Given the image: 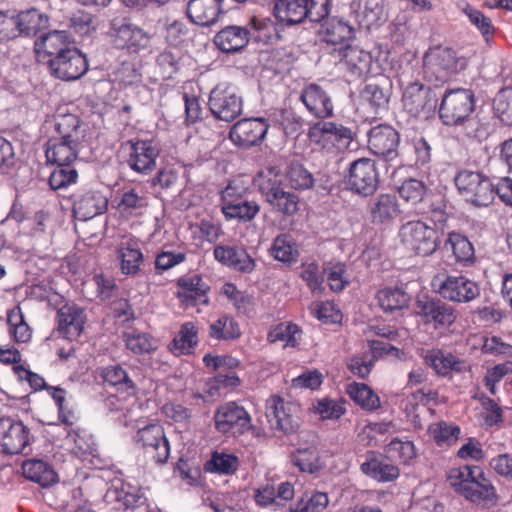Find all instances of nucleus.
<instances>
[{
  "instance_id": "obj_53",
  "label": "nucleus",
  "mask_w": 512,
  "mask_h": 512,
  "mask_svg": "<svg viewBox=\"0 0 512 512\" xmlns=\"http://www.w3.org/2000/svg\"><path fill=\"white\" fill-rule=\"evenodd\" d=\"M127 349L134 354L151 353L158 347L157 340L147 333L131 331L124 334Z\"/></svg>"
},
{
  "instance_id": "obj_21",
  "label": "nucleus",
  "mask_w": 512,
  "mask_h": 512,
  "mask_svg": "<svg viewBox=\"0 0 512 512\" xmlns=\"http://www.w3.org/2000/svg\"><path fill=\"white\" fill-rule=\"evenodd\" d=\"M130 153L127 164L134 172L150 174L156 168V159L160 154L159 145L153 140L128 141Z\"/></svg>"
},
{
  "instance_id": "obj_41",
  "label": "nucleus",
  "mask_w": 512,
  "mask_h": 512,
  "mask_svg": "<svg viewBox=\"0 0 512 512\" xmlns=\"http://www.w3.org/2000/svg\"><path fill=\"white\" fill-rule=\"evenodd\" d=\"M342 59L351 73L357 76L368 74L371 70V54L358 47L345 46Z\"/></svg>"
},
{
  "instance_id": "obj_52",
  "label": "nucleus",
  "mask_w": 512,
  "mask_h": 512,
  "mask_svg": "<svg viewBox=\"0 0 512 512\" xmlns=\"http://www.w3.org/2000/svg\"><path fill=\"white\" fill-rule=\"evenodd\" d=\"M271 254L276 260L284 263L296 262L299 255L295 242L288 234H281L274 239Z\"/></svg>"
},
{
  "instance_id": "obj_2",
  "label": "nucleus",
  "mask_w": 512,
  "mask_h": 512,
  "mask_svg": "<svg viewBox=\"0 0 512 512\" xmlns=\"http://www.w3.org/2000/svg\"><path fill=\"white\" fill-rule=\"evenodd\" d=\"M58 136L46 143L45 156L52 165L73 164L77 159L86 133L80 119L74 114L58 115L55 121Z\"/></svg>"
},
{
  "instance_id": "obj_59",
  "label": "nucleus",
  "mask_w": 512,
  "mask_h": 512,
  "mask_svg": "<svg viewBox=\"0 0 512 512\" xmlns=\"http://www.w3.org/2000/svg\"><path fill=\"white\" fill-rule=\"evenodd\" d=\"M464 135L468 139L477 140L479 142L488 138L490 134V125L478 117H467L463 122L459 123Z\"/></svg>"
},
{
  "instance_id": "obj_15",
  "label": "nucleus",
  "mask_w": 512,
  "mask_h": 512,
  "mask_svg": "<svg viewBox=\"0 0 512 512\" xmlns=\"http://www.w3.org/2000/svg\"><path fill=\"white\" fill-rule=\"evenodd\" d=\"M432 286L444 299L456 303H467L480 295L478 284L465 276H447L444 280L437 277Z\"/></svg>"
},
{
  "instance_id": "obj_13",
  "label": "nucleus",
  "mask_w": 512,
  "mask_h": 512,
  "mask_svg": "<svg viewBox=\"0 0 512 512\" xmlns=\"http://www.w3.org/2000/svg\"><path fill=\"white\" fill-rule=\"evenodd\" d=\"M298 410L295 403L287 402L278 395H272L266 401V417L271 427L286 435L295 433L300 426Z\"/></svg>"
},
{
  "instance_id": "obj_57",
  "label": "nucleus",
  "mask_w": 512,
  "mask_h": 512,
  "mask_svg": "<svg viewBox=\"0 0 512 512\" xmlns=\"http://www.w3.org/2000/svg\"><path fill=\"white\" fill-rule=\"evenodd\" d=\"M397 190L399 196L404 201L415 205L423 200L427 192V187L424 182L418 179L409 178L404 180Z\"/></svg>"
},
{
  "instance_id": "obj_56",
  "label": "nucleus",
  "mask_w": 512,
  "mask_h": 512,
  "mask_svg": "<svg viewBox=\"0 0 512 512\" xmlns=\"http://www.w3.org/2000/svg\"><path fill=\"white\" fill-rule=\"evenodd\" d=\"M301 331L296 324L281 323L268 333L270 342L281 341L284 346L295 347L299 343Z\"/></svg>"
},
{
  "instance_id": "obj_9",
  "label": "nucleus",
  "mask_w": 512,
  "mask_h": 512,
  "mask_svg": "<svg viewBox=\"0 0 512 512\" xmlns=\"http://www.w3.org/2000/svg\"><path fill=\"white\" fill-rule=\"evenodd\" d=\"M135 442L149 461L160 465L167 462L170 445L162 426L151 424L139 429Z\"/></svg>"
},
{
  "instance_id": "obj_10",
  "label": "nucleus",
  "mask_w": 512,
  "mask_h": 512,
  "mask_svg": "<svg viewBox=\"0 0 512 512\" xmlns=\"http://www.w3.org/2000/svg\"><path fill=\"white\" fill-rule=\"evenodd\" d=\"M474 109V96L470 90L455 89L447 92L439 107V117L445 125H458Z\"/></svg>"
},
{
  "instance_id": "obj_40",
  "label": "nucleus",
  "mask_w": 512,
  "mask_h": 512,
  "mask_svg": "<svg viewBox=\"0 0 512 512\" xmlns=\"http://www.w3.org/2000/svg\"><path fill=\"white\" fill-rule=\"evenodd\" d=\"M353 29L348 24L337 20L331 19L322 25V38L331 45H342L344 48L347 42L353 37Z\"/></svg>"
},
{
  "instance_id": "obj_63",
  "label": "nucleus",
  "mask_w": 512,
  "mask_h": 512,
  "mask_svg": "<svg viewBox=\"0 0 512 512\" xmlns=\"http://www.w3.org/2000/svg\"><path fill=\"white\" fill-rule=\"evenodd\" d=\"M429 430L438 445H451L457 441L460 434L458 426L446 422L433 424Z\"/></svg>"
},
{
  "instance_id": "obj_55",
  "label": "nucleus",
  "mask_w": 512,
  "mask_h": 512,
  "mask_svg": "<svg viewBox=\"0 0 512 512\" xmlns=\"http://www.w3.org/2000/svg\"><path fill=\"white\" fill-rule=\"evenodd\" d=\"M256 183L265 198L284 187L281 174L275 167H266L261 170L257 175Z\"/></svg>"
},
{
  "instance_id": "obj_27",
  "label": "nucleus",
  "mask_w": 512,
  "mask_h": 512,
  "mask_svg": "<svg viewBox=\"0 0 512 512\" xmlns=\"http://www.w3.org/2000/svg\"><path fill=\"white\" fill-rule=\"evenodd\" d=\"M177 286L179 288L177 297L186 306L208 303L206 294L209 290V286L203 281L200 275L183 276L178 279Z\"/></svg>"
},
{
  "instance_id": "obj_25",
  "label": "nucleus",
  "mask_w": 512,
  "mask_h": 512,
  "mask_svg": "<svg viewBox=\"0 0 512 512\" xmlns=\"http://www.w3.org/2000/svg\"><path fill=\"white\" fill-rule=\"evenodd\" d=\"M221 2L222 0H189L186 5L187 17L199 26H211L224 13Z\"/></svg>"
},
{
  "instance_id": "obj_62",
  "label": "nucleus",
  "mask_w": 512,
  "mask_h": 512,
  "mask_svg": "<svg viewBox=\"0 0 512 512\" xmlns=\"http://www.w3.org/2000/svg\"><path fill=\"white\" fill-rule=\"evenodd\" d=\"M275 122L286 135L298 134L302 129V119L291 109H282L274 113Z\"/></svg>"
},
{
  "instance_id": "obj_33",
  "label": "nucleus",
  "mask_w": 512,
  "mask_h": 512,
  "mask_svg": "<svg viewBox=\"0 0 512 512\" xmlns=\"http://www.w3.org/2000/svg\"><path fill=\"white\" fill-rule=\"evenodd\" d=\"M108 205L107 198L97 191L82 194L73 204V212L79 220H89L102 214Z\"/></svg>"
},
{
  "instance_id": "obj_12",
  "label": "nucleus",
  "mask_w": 512,
  "mask_h": 512,
  "mask_svg": "<svg viewBox=\"0 0 512 512\" xmlns=\"http://www.w3.org/2000/svg\"><path fill=\"white\" fill-rule=\"evenodd\" d=\"M402 103L410 115L427 119L434 114L438 105V97L431 87L420 82H413L404 89Z\"/></svg>"
},
{
  "instance_id": "obj_39",
  "label": "nucleus",
  "mask_w": 512,
  "mask_h": 512,
  "mask_svg": "<svg viewBox=\"0 0 512 512\" xmlns=\"http://www.w3.org/2000/svg\"><path fill=\"white\" fill-rule=\"evenodd\" d=\"M291 461L301 472L309 474L317 473L324 467L319 451L315 446L298 448L291 454Z\"/></svg>"
},
{
  "instance_id": "obj_58",
  "label": "nucleus",
  "mask_w": 512,
  "mask_h": 512,
  "mask_svg": "<svg viewBox=\"0 0 512 512\" xmlns=\"http://www.w3.org/2000/svg\"><path fill=\"white\" fill-rule=\"evenodd\" d=\"M362 98L370 106L374 114L385 110L388 106L389 95L376 84H368L362 92Z\"/></svg>"
},
{
  "instance_id": "obj_23",
  "label": "nucleus",
  "mask_w": 512,
  "mask_h": 512,
  "mask_svg": "<svg viewBox=\"0 0 512 512\" xmlns=\"http://www.w3.org/2000/svg\"><path fill=\"white\" fill-rule=\"evenodd\" d=\"M311 137L323 148L347 147L352 139L349 128L333 122H319L311 130Z\"/></svg>"
},
{
  "instance_id": "obj_42",
  "label": "nucleus",
  "mask_w": 512,
  "mask_h": 512,
  "mask_svg": "<svg viewBox=\"0 0 512 512\" xmlns=\"http://www.w3.org/2000/svg\"><path fill=\"white\" fill-rule=\"evenodd\" d=\"M461 12L467 16L470 23L481 33L486 43H489L495 34L496 28L492 20L467 2L458 4Z\"/></svg>"
},
{
  "instance_id": "obj_14",
  "label": "nucleus",
  "mask_w": 512,
  "mask_h": 512,
  "mask_svg": "<svg viewBox=\"0 0 512 512\" xmlns=\"http://www.w3.org/2000/svg\"><path fill=\"white\" fill-rule=\"evenodd\" d=\"M424 64L439 80H444L452 74L463 70L467 65L464 57L449 47H434L425 54Z\"/></svg>"
},
{
  "instance_id": "obj_5",
  "label": "nucleus",
  "mask_w": 512,
  "mask_h": 512,
  "mask_svg": "<svg viewBox=\"0 0 512 512\" xmlns=\"http://www.w3.org/2000/svg\"><path fill=\"white\" fill-rule=\"evenodd\" d=\"M454 182L464 199L475 206H487L494 200V184L479 171L461 170Z\"/></svg>"
},
{
  "instance_id": "obj_38",
  "label": "nucleus",
  "mask_w": 512,
  "mask_h": 512,
  "mask_svg": "<svg viewBox=\"0 0 512 512\" xmlns=\"http://www.w3.org/2000/svg\"><path fill=\"white\" fill-rule=\"evenodd\" d=\"M346 393L362 409L374 411L380 408L379 396L366 384L352 382L347 384Z\"/></svg>"
},
{
  "instance_id": "obj_1",
  "label": "nucleus",
  "mask_w": 512,
  "mask_h": 512,
  "mask_svg": "<svg viewBox=\"0 0 512 512\" xmlns=\"http://www.w3.org/2000/svg\"><path fill=\"white\" fill-rule=\"evenodd\" d=\"M47 65L52 76L63 81H74L88 71V61L76 48L66 31L55 30L42 39Z\"/></svg>"
},
{
  "instance_id": "obj_16",
  "label": "nucleus",
  "mask_w": 512,
  "mask_h": 512,
  "mask_svg": "<svg viewBox=\"0 0 512 512\" xmlns=\"http://www.w3.org/2000/svg\"><path fill=\"white\" fill-rule=\"evenodd\" d=\"M416 313L424 324H431L435 329L447 328L457 319V312L452 305L427 296L416 301Z\"/></svg>"
},
{
  "instance_id": "obj_32",
  "label": "nucleus",
  "mask_w": 512,
  "mask_h": 512,
  "mask_svg": "<svg viewBox=\"0 0 512 512\" xmlns=\"http://www.w3.org/2000/svg\"><path fill=\"white\" fill-rule=\"evenodd\" d=\"M368 211L373 223L384 224L398 216L400 207L395 195L382 193L370 200Z\"/></svg>"
},
{
  "instance_id": "obj_24",
  "label": "nucleus",
  "mask_w": 512,
  "mask_h": 512,
  "mask_svg": "<svg viewBox=\"0 0 512 512\" xmlns=\"http://www.w3.org/2000/svg\"><path fill=\"white\" fill-rule=\"evenodd\" d=\"M306 109L317 118H328L333 114V102L328 93L317 84H309L300 95Z\"/></svg>"
},
{
  "instance_id": "obj_19",
  "label": "nucleus",
  "mask_w": 512,
  "mask_h": 512,
  "mask_svg": "<svg viewBox=\"0 0 512 512\" xmlns=\"http://www.w3.org/2000/svg\"><path fill=\"white\" fill-rule=\"evenodd\" d=\"M269 124L264 118H246L230 129L229 138L238 147L249 148L260 144L267 134Z\"/></svg>"
},
{
  "instance_id": "obj_6",
  "label": "nucleus",
  "mask_w": 512,
  "mask_h": 512,
  "mask_svg": "<svg viewBox=\"0 0 512 512\" xmlns=\"http://www.w3.org/2000/svg\"><path fill=\"white\" fill-rule=\"evenodd\" d=\"M399 236L406 249L420 256L431 255L440 243L436 229L419 220L403 224Z\"/></svg>"
},
{
  "instance_id": "obj_44",
  "label": "nucleus",
  "mask_w": 512,
  "mask_h": 512,
  "mask_svg": "<svg viewBox=\"0 0 512 512\" xmlns=\"http://www.w3.org/2000/svg\"><path fill=\"white\" fill-rule=\"evenodd\" d=\"M259 211L260 205L256 201L248 200L247 198L221 209L226 220L236 219L240 222L252 221Z\"/></svg>"
},
{
  "instance_id": "obj_60",
  "label": "nucleus",
  "mask_w": 512,
  "mask_h": 512,
  "mask_svg": "<svg viewBox=\"0 0 512 512\" xmlns=\"http://www.w3.org/2000/svg\"><path fill=\"white\" fill-rule=\"evenodd\" d=\"M287 180L290 186L296 190H306L313 186L312 174L301 164H291L287 171Z\"/></svg>"
},
{
  "instance_id": "obj_8",
  "label": "nucleus",
  "mask_w": 512,
  "mask_h": 512,
  "mask_svg": "<svg viewBox=\"0 0 512 512\" xmlns=\"http://www.w3.org/2000/svg\"><path fill=\"white\" fill-rule=\"evenodd\" d=\"M379 174L374 160L359 158L353 161L345 176L347 189L360 196H370L378 188Z\"/></svg>"
},
{
  "instance_id": "obj_31",
  "label": "nucleus",
  "mask_w": 512,
  "mask_h": 512,
  "mask_svg": "<svg viewBox=\"0 0 512 512\" xmlns=\"http://www.w3.org/2000/svg\"><path fill=\"white\" fill-rule=\"evenodd\" d=\"M117 258L120 261L122 274L131 277L138 275L144 262V255L138 240L135 238L123 240L118 246Z\"/></svg>"
},
{
  "instance_id": "obj_47",
  "label": "nucleus",
  "mask_w": 512,
  "mask_h": 512,
  "mask_svg": "<svg viewBox=\"0 0 512 512\" xmlns=\"http://www.w3.org/2000/svg\"><path fill=\"white\" fill-rule=\"evenodd\" d=\"M273 210L286 216H292L299 210V197L285 187L265 198Z\"/></svg>"
},
{
  "instance_id": "obj_30",
  "label": "nucleus",
  "mask_w": 512,
  "mask_h": 512,
  "mask_svg": "<svg viewBox=\"0 0 512 512\" xmlns=\"http://www.w3.org/2000/svg\"><path fill=\"white\" fill-rule=\"evenodd\" d=\"M58 331L67 339L78 338L83 330L86 315L76 305H64L57 312Z\"/></svg>"
},
{
  "instance_id": "obj_7",
  "label": "nucleus",
  "mask_w": 512,
  "mask_h": 512,
  "mask_svg": "<svg viewBox=\"0 0 512 512\" xmlns=\"http://www.w3.org/2000/svg\"><path fill=\"white\" fill-rule=\"evenodd\" d=\"M109 33L113 45L129 53H139L150 44L149 34L127 18H114Z\"/></svg>"
},
{
  "instance_id": "obj_37",
  "label": "nucleus",
  "mask_w": 512,
  "mask_h": 512,
  "mask_svg": "<svg viewBox=\"0 0 512 512\" xmlns=\"http://www.w3.org/2000/svg\"><path fill=\"white\" fill-rule=\"evenodd\" d=\"M198 344V327L194 322L181 325L171 344V351L176 355L190 354Z\"/></svg>"
},
{
  "instance_id": "obj_20",
  "label": "nucleus",
  "mask_w": 512,
  "mask_h": 512,
  "mask_svg": "<svg viewBox=\"0 0 512 512\" xmlns=\"http://www.w3.org/2000/svg\"><path fill=\"white\" fill-rule=\"evenodd\" d=\"M425 365L441 377H452L470 370L468 362L459 356L438 348L424 350L421 354Z\"/></svg>"
},
{
  "instance_id": "obj_34",
  "label": "nucleus",
  "mask_w": 512,
  "mask_h": 512,
  "mask_svg": "<svg viewBox=\"0 0 512 512\" xmlns=\"http://www.w3.org/2000/svg\"><path fill=\"white\" fill-rule=\"evenodd\" d=\"M100 378L107 386L114 387L117 391L135 394L136 385L128 372L119 364L108 365L100 368Z\"/></svg>"
},
{
  "instance_id": "obj_4",
  "label": "nucleus",
  "mask_w": 512,
  "mask_h": 512,
  "mask_svg": "<svg viewBox=\"0 0 512 512\" xmlns=\"http://www.w3.org/2000/svg\"><path fill=\"white\" fill-rule=\"evenodd\" d=\"M274 15L288 25L298 24L306 18L319 22L330 12L331 0H274Z\"/></svg>"
},
{
  "instance_id": "obj_64",
  "label": "nucleus",
  "mask_w": 512,
  "mask_h": 512,
  "mask_svg": "<svg viewBox=\"0 0 512 512\" xmlns=\"http://www.w3.org/2000/svg\"><path fill=\"white\" fill-rule=\"evenodd\" d=\"M117 499L128 509L140 507L147 501L143 490L131 485H123L121 490L117 492Z\"/></svg>"
},
{
  "instance_id": "obj_36",
  "label": "nucleus",
  "mask_w": 512,
  "mask_h": 512,
  "mask_svg": "<svg viewBox=\"0 0 512 512\" xmlns=\"http://www.w3.org/2000/svg\"><path fill=\"white\" fill-rule=\"evenodd\" d=\"M15 20L17 24V36L20 34L35 36L48 25V17L35 8L20 12L17 17H15Z\"/></svg>"
},
{
  "instance_id": "obj_49",
  "label": "nucleus",
  "mask_w": 512,
  "mask_h": 512,
  "mask_svg": "<svg viewBox=\"0 0 512 512\" xmlns=\"http://www.w3.org/2000/svg\"><path fill=\"white\" fill-rule=\"evenodd\" d=\"M446 244L450 245L457 262L471 264L475 260V250L467 237L460 233L451 232Z\"/></svg>"
},
{
  "instance_id": "obj_45",
  "label": "nucleus",
  "mask_w": 512,
  "mask_h": 512,
  "mask_svg": "<svg viewBox=\"0 0 512 512\" xmlns=\"http://www.w3.org/2000/svg\"><path fill=\"white\" fill-rule=\"evenodd\" d=\"M329 504L325 492L313 491L304 493L295 503L290 505V512H324Z\"/></svg>"
},
{
  "instance_id": "obj_50",
  "label": "nucleus",
  "mask_w": 512,
  "mask_h": 512,
  "mask_svg": "<svg viewBox=\"0 0 512 512\" xmlns=\"http://www.w3.org/2000/svg\"><path fill=\"white\" fill-rule=\"evenodd\" d=\"M239 468V459L234 454L215 451L205 464V469L222 475H232Z\"/></svg>"
},
{
  "instance_id": "obj_48",
  "label": "nucleus",
  "mask_w": 512,
  "mask_h": 512,
  "mask_svg": "<svg viewBox=\"0 0 512 512\" xmlns=\"http://www.w3.org/2000/svg\"><path fill=\"white\" fill-rule=\"evenodd\" d=\"M380 307L384 311L400 310L408 306L410 296L401 288L387 287L377 293Z\"/></svg>"
},
{
  "instance_id": "obj_35",
  "label": "nucleus",
  "mask_w": 512,
  "mask_h": 512,
  "mask_svg": "<svg viewBox=\"0 0 512 512\" xmlns=\"http://www.w3.org/2000/svg\"><path fill=\"white\" fill-rule=\"evenodd\" d=\"M25 478L38 483L42 487H49L58 481L53 468L42 460H27L22 465Z\"/></svg>"
},
{
  "instance_id": "obj_17",
  "label": "nucleus",
  "mask_w": 512,
  "mask_h": 512,
  "mask_svg": "<svg viewBox=\"0 0 512 512\" xmlns=\"http://www.w3.org/2000/svg\"><path fill=\"white\" fill-rule=\"evenodd\" d=\"M30 443V430L23 422L10 417L0 419V451L20 454Z\"/></svg>"
},
{
  "instance_id": "obj_54",
  "label": "nucleus",
  "mask_w": 512,
  "mask_h": 512,
  "mask_svg": "<svg viewBox=\"0 0 512 512\" xmlns=\"http://www.w3.org/2000/svg\"><path fill=\"white\" fill-rule=\"evenodd\" d=\"M54 166L49 177V186L52 190L66 189L77 182L78 172L73 164Z\"/></svg>"
},
{
  "instance_id": "obj_3",
  "label": "nucleus",
  "mask_w": 512,
  "mask_h": 512,
  "mask_svg": "<svg viewBox=\"0 0 512 512\" xmlns=\"http://www.w3.org/2000/svg\"><path fill=\"white\" fill-rule=\"evenodd\" d=\"M448 481L457 493L467 500L477 502L490 499L494 488L478 466H461L449 471Z\"/></svg>"
},
{
  "instance_id": "obj_51",
  "label": "nucleus",
  "mask_w": 512,
  "mask_h": 512,
  "mask_svg": "<svg viewBox=\"0 0 512 512\" xmlns=\"http://www.w3.org/2000/svg\"><path fill=\"white\" fill-rule=\"evenodd\" d=\"M7 323L9 333L18 343H26L31 339L32 331L24 320V315L19 306L14 307L8 312Z\"/></svg>"
},
{
  "instance_id": "obj_46",
  "label": "nucleus",
  "mask_w": 512,
  "mask_h": 512,
  "mask_svg": "<svg viewBox=\"0 0 512 512\" xmlns=\"http://www.w3.org/2000/svg\"><path fill=\"white\" fill-rule=\"evenodd\" d=\"M209 336L215 340H233L241 335L239 324L229 315H221L209 325Z\"/></svg>"
},
{
  "instance_id": "obj_61",
  "label": "nucleus",
  "mask_w": 512,
  "mask_h": 512,
  "mask_svg": "<svg viewBox=\"0 0 512 512\" xmlns=\"http://www.w3.org/2000/svg\"><path fill=\"white\" fill-rule=\"evenodd\" d=\"M383 14V0H365L363 8L358 12L359 24L370 28L378 23Z\"/></svg>"
},
{
  "instance_id": "obj_26",
  "label": "nucleus",
  "mask_w": 512,
  "mask_h": 512,
  "mask_svg": "<svg viewBox=\"0 0 512 512\" xmlns=\"http://www.w3.org/2000/svg\"><path fill=\"white\" fill-rule=\"evenodd\" d=\"M360 470L363 474L378 482L393 481L400 474L396 465L389 463L380 453L375 451H368L365 454V460L361 463Z\"/></svg>"
},
{
  "instance_id": "obj_28",
  "label": "nucleus",
  "mask_w": 512,
  "mask_h": 512,
  "mask_svg": "<svg viewBox=\"0 0 512 512\" xmlns=\"http://www.w3.org/2000/svg\"><path fill=\"white\" fill-rule=\"evenodd\" d=\"M251 37L248 27L228 25L216 33L214 43L224 53H235L243 50Z\"/></svg>"
},
{
  "instance_id": "obj_18",
  "label": "nucleus",
  "mask_w": 512,
  "mask_h": 512,
  "mask_svg": "<svg viewBox=\"0 0 512 512\" xmlns=\"http://www.w3.org/2000/svg\"><path fill=\"white\" fill-rule=\"evenodd\" d=\"M214 419L215 427L219 432L232 436L243 434L251 426V418L247 411L234 402L219 407Z\"/></svg>"
},
{
  "instance_id": "obj_22",
  "label": "nucleus",
  "mask_w": 512,
  "mask_h": 512,
  "mask_svg": "<svg viewBox=\"0 0 512 512\" xmlns=\"http://www.w3.org/2000/svg\"><path fill=\"white\" fill-rule=\"evenodd\" d=\"M400 138L398 132L388 125H379L370 129L368 133V147L378 156L388 161L398 155L397 147Z\"/></svg>"
},
{
  "instance_id": "obj_43",
  "label": "nucleus",
  "mask_w": 512,
  "mask_h": 512,
  "mask_svg": "<svg viewBox=\"0 0 512 512\" xmlns=\"http://www.w3.org/2000/svg\"><path fill=\"white\" fill-rule=\"evenodd\" d=\"M148 206V198L142 190L130 188L121 194L117 209L124 215H138Z\"/></svg>"
},
{
  "instance_id": "obj_11",
  "label": "nucleus",
  "mask_w": 512,
  "mask_h": 512,
  "mask_svg": "<svg viewBox=\"0 0 512 512\" xmlns=\"http://www.w3.org/2000/svg\"><path fill=\"white\" fill-rule=\"evenodd\" d=\"M208 106L216 119L231 122L242 113L243 100L234 87L219 84L210 92Z\"/></svg>"
},
{
  "instance_id": "obj_29",
  "label": "nucleus",
  "mask_w": 512,
  "mask_h": 512,
  "mask_svg": "<svg viewBox=\"0 0 512 512\" xmlns=\"http://www.w3.org/2000/svg\"><path fill=\"white\" fill-rule=\"evenodd\" d=\"M213 255L218 262L236 271L251 273L255 269L254 259L242 247L218 245Z\"/></svg>"
}]
</instances>
